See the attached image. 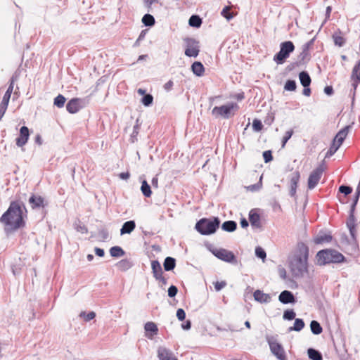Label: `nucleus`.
Instances as JSON below:
<instances>
[{
  "mask_svg": "<svg viewBox=\"0 0 360 360\" xmlns=\"http://www.w3.org/2000/svg\"><path fill=\"white\" fill-rule=\"evenodd\" d=\"M26 217L27 210L24 203L13 201L1 217L0 221L5 225L6 231H15L25 226L24 218Z\"/></svg>",
  "mask_w": 360,
  "mask_h": 360,
  "instance_id": "nucleus-1",
  "label": "nucleus"
},
{
  "mask_svg": "<svg viewBox=\"0 0 360 360\" xmlns=\"http://www.w3.org/2000/svg\"><path fill=\"white\" fill-rule=\"evenodd\" d=\"M309 249L304 244L298 247V252L290 262V268L295 277H302L307 272Z\"/></svg>",
  "mask_w": 360,
  "mask_h": 360,
  "instance_id": "nucleus-2",
  "label": "nucleus"
},
{
  "mask_svg": "<svg viewBox=\"0 0 360 360\" xmlns=\"http://www.w3.org/2000/svg\"><path fill=\"white\" fill-rule=\"evenodd\" d=\"M316 259L319 265H326L330 263L343 262L345 257L335 250L326 249L318 252Z\"/></svg>",
  "mask_w": 360,
  "mask_h": 360,
  "instance_id": "nucleus-3",
  "label": "nucleus"
},
{
  "mask_svg": "<svg viewBox=\"0 0 360 360\" xmlns=\"http://www.w3.org/2000/svg\"><path fill=\"white\" fill-rule=\"evenodd\" d=\"M220 220L218 217L202 218L195 224V229L202 235H211L219 227Z\"/></svg>",
  "mask_w": 360,
  "mask_h": 360,
  "instance_id": "nucleus-4",
  "label": "nucleus"
},
{
  "mask_svg": "<svg viewBox=\"0 0 360 360\" xmlns=\"http://www.w3.org/2000/svg\"><path fill=\"white\" fill-rule=\"evenodd\" d=\"M295 50V46L291 41L282 42L280 51L274 56V60L277 64H283Z\"/></svg>",
  "mask_w": 360,
  "mask_h": 360,
  "instance_id": "nucleus-5",
  "label": "nucleus"
},
{
  "mask_svg": "<svg viewBox=\"0 0 360 360\" xmlns=\"http://www.w3.org/2000/svg\"><path fill=\"white\" fill-rule=\"evenodd\" d=\"M238 105L236 103H229L221 106H216L212 110V114L216 118L221 117L224 119H229L233 115V111L238 109Z\"/></svg>",
  "mask_w": 360,
  "mask_h": 360,
  "instance_id": "nucleus-6",
  "label": "nucleus"
},
{
  "mask_svg": "<svg viewBox=\"0 0 360 360\" xmlns=\"http://www.w3.org/2000/svg\"><path fill=\"white\" fill-rule=\"evenodd\" d=\"M266 340L269 345L271 353L278 360H286L285 352L282 345L278 342L277 337L273 335H266Z\"/></svg>",
  "mask_w": 360,
  "mask_h": 360,
  "instance_id": "nucleus-7",
  "label": "nucleus"
},
{
  "mask_svg": "<svg viewBox=\"0 0 360 360\" xmlns=\"http://www.w3.org/2000/svg\"><path fill=\"white\" fill-rule=\"evenodd\" d=\"M212 253L218 259L224 261L226 262H236V257L234 254L224 248H212L210 250Z\"/></svg>",
  "mask_w": 360,
  "mask_h": 360,
  "instance_id": "nucleus-8",
  "label": "nucleus"
},
{
  "mask_svg": "<svg viewBox=\"0 0 360 360\" xmlns=\"http://www.w3.org/2000/svg\"><path fill=\"white\" fill-rule=\"evenodd\" d=\"M184 40L186 43L185 55L188 57H197L200 52L199 41L193 38H186Z\"/></svg>",
  "mask_w": 360,
  "mask_h": 360,
  "instance_id": "nucleus-9",
  "label": "nucleus"
},
{
  "mask_svg": "<svg viewBox=\"0 0 360 360\" xmlns=\"http://www.w3.org/2000/svg\"><path fill=\"white\" fill-rule=\"evenodd\" d=\"M323 170V167L322 165H320L310 174L308 179L309 189H313L316 186L322 176Z\"/></svg>",
  "mask_w": 360,
  "mask_h": 360,
  "instance_id": "nucleus-10",
  "label": "nucleus"
},
{
  "mask_svg": "<svg viewBox=\"0 0 360 360\" xmlns=\"http://www.w3.org/2000/svg\"><path fill=\"white\" fill-rule=\"evenodd\" d=\"M86 105L84 99L75 98L68 101L66 105L67 110L72 114L77 112L80 109Z\"/></svg>",
  "mask_w": 360,
  "mask_h": 360,
  "instance_id": "nucleus-11",
  "label": "nucleus"
},
{
  "mask_svg": "<svg viewBox=\"0 0 360 360\" xmlns=\"http://www.w3.org/2000/svg\"><path fill=\"white\" fill-rule=\"evenodd\" d=\"M30 131L28 127L22 126L20 129V135L16 139V145L18 147H22L26 144L29 139Z\"/></svg>",
  "mask_w": 360,
  "mask_h": 360,
  "instance_id": "nucleus-12",
  "label": "nucleus"
},
{
  "mask_svg": "<svg viewBox=\"0 0 360 360\" xmlns=\"http://www.w3.org/2000/svg\"><path fill=\"white\" fill-rule=\"evenodd\" d=\"M300 178V174L298 171H295L291 173L290 176V195L295 196L297 187V184Z\"/></svg>",
  "mask_w": 360,
  "mask_h": 360,
  "instance_id": "nucleus-13",
  "label": "nucleus"
},
{
  "mask_svg": "<svg viewBox=\"0 0 360 360\" xmlns=\"http://www.w3.org/2000/svg\"><path fill=\"white\" fill-rule=\"evenodd\" d=\"M158 356L160 360H178L172 351L164 347L158 348Z\"/></svg>",
  "mask_w": 360,
  "mask_h": 360,
  "instance_id": "nucleus-14",
  "label": "nucleus"
},
{
  "mask_svg": "<svg viewBox=\"0 0 360 360\" xmlns=\"http://www.w3.org/2000/svg\"><path fill=\"white\" fill-rule=\"evenodd\" d=\"M278 300L284 304H294L296 302L295 297L293 295V293L291 291L289 290H283L282 291L279 296H278Z\"/></svg>",
  "mask_w": 360,
  "mask_h": 360,
  "instance_id": "nucleus-15",
  "label": "nucleus"
},
{
  "mask_svg": "<svg viewBox=\"0 0 360 360\" xmlns=\"http://www.w3.org/2000/svg\"><path fill=\"white\" fill-rule=\"evenodd\" d=\"M17 79H18L17 76H14V75L11 78L9 86H8L6 93L4 95V97H3V99L1 102V103L8 105L11 96L13 91L14 83L17 80Z\"/></svg>",
  "mask_w": 360,
  "mask_h": 360,
  "instance_id": "nucleus-16",
  "label": "nucleus"
},
{
  "mask_svg": "<svg viewBox=\"0 0 360 360\" xmlns=\"http://www.w3.org/2000/svg\"><path fill=\"white\" fill-rule=\"evenodd\" d=\"M28 202L32 209H39L44 207V198L39 195H31Z\"/></svg>",
  "mask_w": 360,
  "mask_h": 360,
  "instance_id": "nucleus-17",
  "label": "nucleus"
},
{
  "mask_svg": "<svg viewBox=\"0 0 360 360\" xmlns=\"http://www.w3.org/2000/svg\"><path fill=\"white\" fill-rule=\"evenodd\" d=\"M253 296L255 300L260 303H268L271 301V296L259 290H255Z\"/></svg>",
  "mask_w": 360,
  "mask_h": 360,
  "instance_id": "nucleus-18",
  "label": "nucleus"
},
{
  "mask_svg": "<svg viewBox=\"0 0 360 360\" xmlns=\"http://www.w3.org/2000/svg\"><path fill=\"white\" fill-rule=\"evenodd\" d=\"M136 228V223L134 220H129L124 222L120 229V234H129L131 233Z\"/></svg>",
  "mask_w": 360,
  "mask_h": 360,
  "instance_id": "nucleus-19",
  "label": "nucleus"
},
{
  "mask_svg": "<svg viewBox=\"0 0 360 360\" xmlns=\"http://www.w3.org/2000/svg\"><path fill=\"white\" fill-rule=\"evenodd\" d=\"M350 128L351 126L349 125L345 127L343 129L339 131L333 140H335V142L341 146L346 136H347Z\"/></svg>",
  "mask_w": 360,
  "mask_h": 360,
  "instance_id": "nucleus-20",
  "label": "nucleus"
},
{
  "mask_svg": "<svg viewBox=\"0 0 360 360\" xmlns=\"http://www.w3.org/2000/svg\"><path fill=\"white\" fill-rule=\"evenodd\" d=\"M151 269L155 278H160L162 275V269L158 260H153L151 262Z\"/></svg>",
  "mask_w": 360,
  "mask_h": 360,
  "instance_id": "nucleus-21",
  "label": "nucleus"
},
{
  "mask_svg": "<svg viewBox=\"0 0 360 360\" xmlns=\"http://www.w3.org/2000/svg\"><path fill=\"white\" fill-rule=\"evenodd\" d=\"M191 70L196 76L201 77L204 74L205 68L201 62L195 61L191 65Z\"/></svg>",
  "mask_w": 360,
  "mask_h": 360,
  "instance_id": "nucleus-22",
  "label": "nucleus"
},
{
  "mask_svg": "<svg viewBox=\"0 0 360 360\" xmlns=\"http://www.w3.org/2000/svg\"><path fill=\"white\" fill-rule=\"evenodd\" d=\"M249 220L252 226L257 228L261 226L260 216L257 213L253 212V210H251L249 213Z\"/></svg>",
  "mask_w": 360,
  "mask_h": 360,
  "instance_id": "nucleus-23",
  "label": "nucleus"
},
{
  "mask_svg": "<svg viewBox=\"0 0 360 360\" xmlns=\"http://www.w3.org/2000/svg\"><path fill=\"white\" fill-rule=\"evenodd\" d=\"M117 269L122 271L129 269L132 266V262L128 259H124L118 262L116 264Z\"/></svg>",
  "mask_w": 360,
  "mask_h": 360,
  "instance_id": "nucleus-24",
  "label": "nucleus"
},
{
  "mask_svg": "<svg viewBox=\"0 0 360 360\" xmlns=\"http://www.w3.org/2000/svg\"><path fill=\"white\" fill-rule=\"evenodd\" d=\"M299 78H300L301 84L304 87L309 86L311 80L310 76L307 72H306V71L301 72L299 74Z\"/></svg>",
  "mask_w": 360,
  "mask_h": 360,
  "instance_id": "nucleus-25",
  "label": "nucleus"
},
{
  "mask_svg": "<svg viewBox=\"0 0 360 360\" xmlns=\"http://www.w3.org/2000/svg\"><path fill=\"white\" fill-rule=\"evenodd\" d=\"M176 259L172 257H167L165 259L163 266L165 271H172L175 268Z\"/></svg>",
  "mask_w": 360,
  "mask_h": 360,
  "instance_id": "nucleus-26",
  "label": "nucleus"
},
{
  "mask_svg": "<svg viewBox=\"0 0 360 360\" xmlns=\"http://www.w3.org/2000/svg\"><path fill=\"white\" fill-rule=\"evenodd\" d=\"M236 228V222L232 220L226 221L221 225V229L226 232H233Z\"/></svg>",
  "mask_w": 360,
  "mask_h": 360,
  "instance_id": "nucleus-27",
  "label": "nucleus"
},
{
  "mask_svg": "<svg viewBox=\"0 0 360 360\" xmlns=\"http://www.w3.org/2000/svg\"><path fill=\"white\" fill-rule=\"evenodd\" d=\"M307 354L309 358L311 360H323L321 353L314 348L308 349Z\"/></svg>",
  "mask_w": 360,
  "mask_h": 360,
  "instance_id": "nucleus-28",
  "label": "nucleus"
},
{
  "mask_svg": "<svg viewBox=\"0 0 360 360\" xmlns=\"http://www.w3.org/2000/svg\"><path fill=\"white\" fill-rule=\"evenodd\" d=\"M110 254L112 257H120L125 255V252L120 246H113L110 249Z\"/></svg>",
  "mask_w": 360,
  "mask_h": 360,
  "instance_id": "nucleus-29",
  "label": "nucleus"
},
{
  "mask_svg": "<svg viewBox=\"0 0 360 360\" xmlns=\"http://www.w3.org/2000/svg\"><path fill=\"white\" fill-rule=\"evenodd\" d=\"M188 24L191 27L198 28L202 25V19L197 15H193L188 20Z\"/></svg>",
  "mask_w": 360,
  "mask_h": 360,
  "instance_id": "nucleus-30",
  "label": "nucleus"
},
{
  "mask_svg": "<svg viewBox=\"0 0 360 360\" xmlns=\"http://www.w3.org/2000/svg\"><path fill=\"white\" fill-rule=\"evenodd\" d=\"M310 328L311 330V333L314 335H319L322 333L323 328L321 326V324L315 320H313L310 323Z\"/></svg>",
  "mask_w": 360,
  "mask_h": 360,
  "instance_id": "nucleus-31",
  "label": "nucleus"
},
{
  "mask_svg": "<svg viewBox=\"0 0 360 360\" xmlns=\"http://www.w3.org/2000/svg\"><path fill=\"white\" fill-rule=\"evenodd\" d=\"M340 34H341V32L340 30H338V33L335 32L333 35V39L335 45H336L339 47L343 46L345 44V39L343 37H342L340 35Z\"/></svg>",
  "mask_w": 360,
  "mask_h": 360,
  "instance_id": "nucleus-32",
  "label": "nucleus"
},
{
  "mask_svg": "<svg viewBox=\"0 0 360 360\" xmlns=\"http://www.w3.org/2000/svg\"><path fill=\"white\" fill-rule=\"evenodd\" d=\"M304 327V322L302 319H295V323L293 326L288 328L289 331H300Z\"/></svg>",
  "mask_w": 360,
  "mask_h": 360,
  "instance_id": "nucleus-33",
  "label": "nucleus"
},
{
  "mask_svg": "<svg viewBox=\"0 0 360 360\" xmlns=\"http://www.w3.org/2000/svg\"><path fill=\"white\" fill-rule=\"evenodd\" d=\"M332 240V236L329 234H321L317 236L315 239L314 242L316 244H321L323 243H329Z\"/></svg>",
  "mask_w": 360,
  "mask_h": 360,
  "instance_id": "nucleus-34",
  "label": "nucleus"
},
{
  "mask_svg": "<svg viewBox=\"0 0 360 360\" xmlns=\"http://www.w3.org/2000/svg\"><path fill=\"white\" fill-rule=\"evenodd\" d=\"M141 191L145 197H150L152 194L150 186L146 180H143L141 184Z\"/></svg>",
  "mask_w": 360,
  "mask_h": 360,
  "instance_id": "nucleus-35",
  "label": "nucleus"
},
{
  "mask_svg": "<svg viewBox=\"0 0 360 360\" xmlns=\"http://www.w3.org/2000/svg\"><path fill=\"white\" fill-rule=\"evenodd\" d=\"M142 22L144 24V25L150 27L155 24V20L152 15L146 13L142 18Z\"/></svg>",
  "mask_w": 360,
  "mask_h": 360,
  "instance_id": "nucleus-36",
  "label": "nucleus"
},
{
  "mask_svg": "<svg viewBox=\"0 0 360 360\" xmlns=\"http://www.w3.org/2000/svg\"><path fill=\"white\" fill-rule=\"evenodd\" d=\"M340 147V146L335 142V140H333L330 148L326 154L325 158H328L333 155Z\"/></svg>",
  "mask_w": 360,
  "mask_h": 360,
  "instance_id": "nucleus-37",
  "label": "nucleus"
},
{
  "mask_svg": "<svg viewBox=\"0 0 360 360\" xmlns=\"http://www.w3.org/2000/svg\"><path fill=\"white\" fill-rule=\"evenodd\" d=\"M144 329L146 332H151L153 333V335L157 334L158 331V326L156 324L153 322H147L144 326Z\"/></svg>",
  "mask_w": 360,
  "mask_h": 360,
  "instance_id": "nucleus-38",
  "label": "nucleus"
},
{
  "mask_svg": "<svg viewBox=\"0 0 360 360\" xmlns=\"http://www.w3.org/2000/svg\"><path fill=\"white\" fill-rule=\"evenodd\" d=\"M65 101V98L63 95L59 94L54 98L53 104L60 108L64 106Z\"/></svg>",
  "mask_w": 360,
  "mask_h": 360,
  "instance_id": "nucleus-39",
  "label": "nucleus"
},
{
  "mask_svg": "<svg viewBox=\"0 0 360 360\" xmlns=\"http://www.w3.org/2000/svg\"><path fill=\"white\" fill-rule=\"evenodd\" d=\"M221 15L224 18H225L227 20H230L234 16L233 13L230 12V7L229 6H225L222 9V11L221 12Z\"/></svg>",
  "mask_w": 360,
  "mask_h": 360,
  "instance_id": "nucleus-40",
  "label": "nucleus"
},
{
  "mask_svg": "<svg viewBox=\"0 0 360 360\" xmlns=\"http://www.w3.org/2000/svg\"><path fill=\"white\" fill-rule=\"evenodd\" d=\"M153 101V97L151 94H146L141 98V103L143 105L148 107L150 106Z\"/></svg>",
  "mask_w": 360,
  "mask_h": 360,
  "instance_id": "nucleus-41",
  "label": "nucleus"
},
{
  "mask_svg": "<svg viewBox=\"0 0 360 360\" xmlns=\"http://www.w3.org/2000/svg\"><path fill=\"white\" fill-rule=\"evenodd\" d=\"M354 212V211H352V205H351L349 217L347 221V226L348 229L355 227V218Z\"/></svg>",
  "mask_w": 360,
  "mask_h": 360,
  "instance_id": "nucleus-42",
  "label": "nucleus"
},
{
  "mask_svg": "<svg viewBox=\"0 0 360 360\" xmlns=\"http://www.w3.org/2000/svg\"><path fill=\"white\" fill-rule=\"evenodd\" d=\"M297 85L295 80L288 79L285 84L284 89L286 91H295Z\"/></svg>",
  "mask_w": 360,
  "mask_h": 360,
  "instance_id": "nucleus-43",
  "label": "nucleus"
},
{
  "mask_svg": "<svg viewBox=\"0 0 360 360\" xmlns=\"http://www.w3.org/2000/svg\"><path fill=\"white\" fill-rule=\"evenodd\" d=\"M79 316L80 317H82L84 318V319L86 321H89L92 319H94L96 316V313L94 312V311H90L89 313H86L84 311H82L80 314H79Z\"/></svg>",
  "mask_w": 360,
  "mask_h": 360,
  "instance_id": "nucleus-44",
  "label": "nucleus"
},
{
  "mask_svg": "<svg viewBox=\"0 0 360 360\" xmlns=\"http://www.w3.org/2000/svg\"><path fill=\"white\" fill-rule=\"evenodd\" d=\"M296 314L292 309L285 310L283 313V319L285 320H293L295 319Z\"/></svg>",
  "mask_w": 360,
  "mask_h": 360,
  "instance_id": "nucleus-45",
  "label": "nucleus"
},
{
  "mask_svg": "<svg viewBox=\"0 0 360 360\" xmlns=\"http://www.w3.org/2000/svg\"><path fill=\"white\" fill-rule=\"evenodd\" d=\"M292 134H293V130L292 129L288 130L285 133V135H284V136L283 137V139H282V147L283 148L285 147L286 143L292 137Z\"/></svg>",
  "mask_w": 360,
  "mask_h": 360,
  "instance_id": "nucleus-46",
  "label": "nucleus"
},
{
  "mask_svg": "<svg viewBox=\"0 0 360 360\" xmlns=\"http://www.w3.org/2000/svg\"><path fill=\"white\" fill-rule=\"evenodd\" d=\"M255 255L258 258L264 259L266 257V254L264 249L260 247H257L255 249Z\"/></svg>",
  "mask_w": 360,
  "mask_h": 360,
  "instance_id": "nucleus-47",
  "label": "nucleus"
},
{
  "mask_svg": "<svg viewBox=\"0 0 360 360\" xmlns=\"http://www.w3.org/2000/svg\"><path fill=\"white\" fill-rule=\"evenodd\" d=\"M339 191L347 195L352 193V188L349 186L342 185L339 187Z\"/></svg>",
  "mask_w": 360,
  "mask_h": 360,
  "instance_id": "nucleus-48",
  "label": "nucleus"
},
{
  "mask_svg": "<svg viewBox=\"0 0 360 360\" xmlns=\"http://www.w3.org/2000/svg\"><path fill=\"white\" fill-rule=\"evenodd\" d=\"M262 127H263V125L260 120H257V119L253 120L252 128L255 131H259L262 130Z\"/></svg>",
  "mask_w": 360,
  "mask_h": 360,
  "instance_id": "nucleus-49",
  "label": "nucleus"
},
{
  "mask_svg": "<svg viewBox=\"0 0 360 360\" xmlns=\"http://www.w3.org/2000/svg\"><path fill=\"white\" fill-rule=\"evenodd\" d=\"M263 158L266 163L270 162L273 159L272 153L271 150H266L263 153Z\"/></svg>",
  "mask_w": 360,
  "mask_h": 360,
  "instance_id": "nucleus-50",
  "label": "nucleus"
},
{
  "mask_svg": "<svg viewBox=\"0 0 360 360\" xmlns=\"http://www.w3.org/2000/svg\"><path fill=\"white\" fill-rule=\"evenodd\" d=\"M178 292V289L175 285H171L168 289V296L169 297H174Z\"/></svg>",
  "mask_w": 360,
  "mask_h": 360,
  "instance_id": "nucleus-51",
  "label": "nucleus"
},
{
  "mask_svg": "<svg viewBox=\"0 0 360 360\" xmlns=\"http://www.w3.org/2000/svg\"><path fill=\"white\" fill-rule=\"evenodd\" d=\"M176 317L179 321H184L186 318V313L183 309H178L176 311Z\"/></svg>",
  "mask_w": 360,
  "mask_h": 360,
  "instance_id": "nucleus-52",
  "label": "nucleus"
},
{
  "mask_svg": "<svg viewBox=\"0 0 360 360\" xmlns=\"http://www.w3.org/2000/svg\"><path fill=\"white\" fill-rule=\"evenodd\" d=\"M226 285V283L225 281H221V282H216L214 283V288L217 291H220L221 289H223Z\"/></svg>",
  "mask_w": 360,
  "mask_h": 360,
  "instance_id": "nucleus-53",
  "label": "nucleus"
},
{
  "mask_svg": "<svg viewBox=\"0 0 360 360\" xmlns=\"http://www.w3.org/2000/svg\"><path fill=\"white\" fill-rule=\"evenodd\" d=\"M262 176L260 177V179H259V182L258 184H254V185H251L250 186H249L250 189L252 191H257V190H259L261 186H262Z\"/></svg>",
  "mask_w": 360,
  "mask_h": 360,
  "instance_id": "nucleus-54",
  "label": "nucleus"
},
{
  "mask_svg": "<svg viewBox=\"0 0 360 360\" xmlns=\"http://www.w3.org/2000/svg\"><path fill=\"white\" fill-rule=\"evenodd\" d=\"M314 39H311L302 46V49L309 52V49L314 44Z\"/></svg>",
  "mask_w": 360,
  "mask_h": 360,
  "instance_id": "nucleus-55",
  "label": "nucleus"
},
{
  "mask_svg": "<svg viewBox=\"0 0 360 360\" xmlns=\"http://www.w3.org/2000/svg\"><path fill=\"white\" fill-rule=\"evenodd\" d=\"M309 52L302 49V52L299 56V59L300 61L304 60L309 56Z\"/></svg>",
  "mask_w": 360,
  "mask_h": 360,
  "instance_id": "nucleus-56",
  "label": "nucleus"
},
{
  "mask_svg": "<svg viewBox=\"0 0 360 360\" xmlns=\"http://www.w3.org/2000/svg\"><path fill=\"white\" fill-rule=\"evenodd\" d=\"M174 85V82L172 80L168 81L167 83L164 85V89L167 91H169Z\"/></svg>",
  "mask_w": 360,
  "mask_h": 360,
  "instance_id": "nucleus-57",
  "label": "nucleus"
},
{
  "mask_svg": "<svg viewBox=\"0 0 360 360\" xmlns=\"http://www.w3.org/2000/svg\"><path fill=\"white\" fill-rule=\"evenodd\" d=\"M95 254L98 257H103L105 255L104 250L100 248H95L94 249Z\"/></svg>",
  "mask_w": 360,
  "mask_h": 360,
  "instance_id": "nucleus-58",
  "label": "nucleus"
},
{
  "mask_svg": "<svg viewBox=\"0 0 360 360\" xmlns=\"http://www.w3.org/2000/svg\"><path fill=\"white\" fill-rule=\"evenodd\" d=\"M76 229L77 231L81 232L82 233H86L88 231L87 228L84 225L81 224L77 226Z\"/></svg>",
  "mask_w": 360,
  "mask_h": 360,
  "instance_id": "nucleus-59",
  "label": "nucleus"
},
{
  "mask_svg": "<svg viewBox=\"0 0 360 360\" xmlns=\"http://www.w3.org/2000/svg\"><path fill=\"white\" fill-rule=\"evenodd\" d=\"M191 327V322L190 320H187L185 323L181 324V328L184 330H189Z\"/></svg>",
  "mask_w": 360,
  "mask_h": 360,
  "instance_id": "nucleus-60",
  "label": "nucleus"
},
{
  "mask_svg": "<svg viewBox=\"0 0 360 360\" xmlns=\"http://www.w3.org/2000/svg\"><path fill=\"white\" fill-rule=\"evenodd\" d=\"M324 93L328 96H330L333 93V89L331 86H327L324 88Z\"/></svg>",
  "mask_w": 360,
  "mask_h": 360,
  "instance_id": "nucleus-61",
  "label": "nucleus"
},
{
  "mask_svg": "<svg viewBox=\"0 0 360 360\" xmlns=\"http://www.w3.org/2000/svg\"><path fill=\"white\" fill-rule=\"evenodd\" d=\"M119 176L121 179L127 180L129 178L130 174L129 172H122L119 174Z\"/></svg>",
  "mask_w": 360,
  "mask_h": 360,
  "instance_id": "nucleus-62",
  "label": "nucleus"
},
{
  "mask_svg": "<svg viewBox=\"0 0 360 360\" xmlns=\"http://www.w3.org/2000/svg\"><path fill=\"white\" fill-rule=\"evenodd\" d=\"M158 0H144V2L149 10L153 4L158 2Z\"/></svg>",
  "mask_w": 360,
  "mask_h": 360,
  "instance_id": "nucleus-63",
  "label": "nucleus"
},
{
  "mask_svg": "<svg viewBox=\"0 0 360 360\" xmlns=\"http://www.w3.org/2000/svg\"><path fill=\"white\" fill-rule=\"evenodd\" d=\"M139 129V120H136V125H134V129H133V133H132L133 136H136L138 134Z\"/></svg>",
  "mask_w": 360,
  "mask_h": 360,
  "instance_id": "nucleus-64",
  "label": "nucleus"
}]
</instances>
